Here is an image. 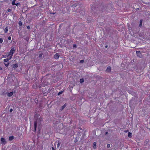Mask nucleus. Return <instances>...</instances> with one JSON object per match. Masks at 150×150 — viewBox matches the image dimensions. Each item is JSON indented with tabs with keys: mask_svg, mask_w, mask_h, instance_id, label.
I'll list each match as a JSON object with an SVG mask.
<instances>
[{
	"mask_svg": "<svg viewBox=\"0 0 150 150\" xmlns=\"http://www.w3.org/2000/svg\"><path fill=\"white\" fill-rule=\"evenodd\" d=\"M16 0H13L12 2V5H14L15 4V2L16 1Z\"/></svg>",
	"mask_w": 150,
	"mask_h": 150,
	"instance_id": "nucleus-21",
	"label": "nucleus"
},
{
	"mask_svg": "<svg viewBox=\"0 0 150 150\" xmlns=\"http://www.w3.org/2000/svg\"><path fill=\"white\" fill-rule=\"evenodd\" d=\"M8 26H7L4 29V32L5 33H7L8 30Z\"/></svg>",
	"mask_w": 150,
	"mask_h": 150,
	"instance_id": "nucleus-12",
	"label": "nucleus"
},
{
	"mask_svg": "<svg viewBox=\"0 0 150 150\" xmlns=\"http://www.w3.org/2000/svg\"><path fill=\"white\" fill-rule=\"evenodd\" d=\"M95 78H96V79H97V80H98L100 79L101 78L99 76H96L95 77Z\"/></svg>",
	"mask_w": 150,
	"mask_h": 150,
	"instance_id": "nucleus-15",
	"label": "nucleus"
},
{
	"mask_svg": "<svg viewBox=\"0 0 150 150\" xmlns=\"http://www.w3.org/2000/svg\"><path fill=\"white\" fill-rule=\"evenodd\" d=\"M3 39L2 38H0V43H1L3 42Z\"/></svg>",
	"mask_w": 150,
	"mask_h": 150,
	"instance_id": "nucleus-26",
	"label": "nucleus"
},
{
	"mask_svg": "<svg viewBox=\"0 0 150 150\" xmlns=\"http://www.w3.org/2000/svg\"><path fill=\"white\" fill-rule=\"evenodd\" d=\"M128 136L129 137H132V133L130 132H129L128 133Z\"/></svg>",
	"mask_w": 150,
	"mask_h": 150,
	"instance_id": "nucleus-14",
	"label": "nucleus"
},
{
	"mask_svg": "<svg viewBox=\"0 0 150 150\" xmlns=\"http://www.w3.org/2000/svg\"><path fill=\"white\" fill-rule=\"evenodd\" d=\"M73 47L74 48H76V44H74L73 45Z\"/></svg>",
	"mask_w": 150,
	"mask_h": 150,
	"instance_id": "nucleus-27",
	"label": "nucleus"
},
{
	"mask_svg": "<svg viewBox=\"0 0 150 150\" xmlns=\"http://www.w3.org/2000/svg\"><path fill=\"white\" fill-rule=\"evenodd\" d=\"M14 139V137L13 136L9 137V141H12Z\"/></svg>",
	"mask_w": 150,
	"mask_h": 150,
	"instance_id": "nucleus-13",
	"label": "nucleus"
},
{
	"mask_svg": "<svg viewBox=\"0 0 150 150\" xmlns=\"http://www.w3.org/2000/svg\"><path fill=\"white\" fill-rule=\"evenodd\" d=\"M15 5H16V6H18H18H21V3L20 2L18 3L17 4H16L15 3Z\"/></svg>",
	"mask_w": 150,
	"mask_h": 150,
	"instance_id": "nucleus-23",
	"label": "nucleus"
},
{
	"mask_svg": "<svg viewBox=\"0 0 150 150\" xmlns=\"http://www.w3.org/2000/svg\"><path fill=\"white\" fill-rule=\"evenodd\" d=\"M15 52V49L14 47H12L11 49L10 52H9L8 56H10L12 57L13 54Z\"/></svg>",
	"mask_w": 150,
	"mask_h": 150,
	"instance_id": "nucleus-2",
	"label": "nucleus"
},
{
	"mask_svg": "<svg viewBox=\"0 0 150 150\" xmlns=\"http://www.w3.org/2000/svg\"><path fill=\"white\" fill-rule=\"evenodd\" d=\"M13 95V93L12 92H11L8 93L7 94V96L8 97H10L12 96Z\"/></svg>",
	"mask_w": 150,
	"mask_h": 150,
	"instance_id": "nucleus-11",
	"label": "nucleus"
},
{
	"mask_svg": "<svg viewBox=\"0 0 150 150\" xmlns=\"http://www.w3.org/2000/svg\"><path fill=\"white\" fill-rule=\"evenodd\" d=\"M84 62V60H82L80 61V63H83Z\"/></svg>",
	"mask_w": 150,
	"mask_h": 150,
	"instance_id": "nucleus-29",
	"label": "nucleus"
},
{
	"mask_svg": "<svg viewBox=\"0 0 150 150\" xmlns=\"http://www.w3.org/2000/svg\"><path fill=\"white\" fill-rule=\"evenodd\" d=\"M12 57V56H10L9 58H7L6 59H5L4 60V62H8L10 59Z\"/></svg>",
	"mask_w": 150,
	"mask_h": 150,
	"instance_id": "nucleus-8",
	"label": "nucleus"
},
{
	"mask_svg": "<svg viewBox=\"0 0 150 150\" xmlns=\"http://www.w3.org/2000/svg\"><path fill=\"white\" fill-rule=\"evenodd\" d=\"M13 111V109L12 108H11L10 110V112H11Z\"/></svg>",
	"mask_w": 150,
	"mask_h": 150,
	"instance_id": "nucleus-32",
	"label": "nucleus"
},
{
	"mask_svg": "<svg viewBox=\"0 0 150 150\" xmlns=\"http://www.w3.org/2000/svg\"><path fill=\"white\" fill-rule=\"evenodd\" d=\"M2 70V68L1 67H0V70Z\"/></svg>",
	"mask_w": 150,
	"mask_h": 150,
	"instance_id": "nucleus-38",
	"label": "nucleus"
},
{
	"mask_svg": "<svg viewBox=\"0 0 150 150\" xmlns=\"http://www.w3.org/2000/svg\"><path fill=\"white\" fill-rule=\"evenodd\" d=\"M136 53L137 56L141 58L142 57V55L140 51H137L136 52Z\"/></svg>",
	"mask_w": 150,
	"mask_h": 150,
	"instance_id": "nucleus-3",
	"label": "nucleus"
},
{
	"mask_svg": "<svg viewBox=\"0 0 150 150\" xmlns=\"http://www.w3.org/2000/svg\"><path fill=\"white\" fill-rule=\"evenodd\" d=\"M11 11V9H10V8H8V9H7V11H8V12H10Z\"/></svg>",
	"mask_w": 150,
	"mask_h": 150,
	"instance_id": "nucleus-28",
	"label": "nucleus"
},
{
	"mask_svg": "<svg viewBox=\"0 0 150 150\" xmlns=\"http://www.w3.org/2000/svg\"><path fill=\"white\" fill-rule=\"evenodd\" d=\"M77 141L78 140L76 139H75V142H77Z\"/></svg>",
	"mask_w": 150,
	"mask_h": 150,
	"instance_id": "nucleus-36",
	"label": "nucleus"
},
{
	"mask_svg": "<svg viewBox=\"0 0 150 150\" xmlns=\"http://www.w3.org/2000/svg\"><path fill=\"white\" fill-rule=\"evenodd\" d=\"M18 24L20 26H22V23L21 21H19Z\"/></svg>",
	"mask_w": 150,
	"mask_h": 150,
	"instance_id": "nucleus-19",
	"label": "nucleus"
},
{
	"mask_svg": "<svg viewBox=\"0 0 150 150\" xmlns=\"http://www.w3.org/2000/svg\"><path fill=\"white\" fill-rule=\"evenodd\" d=\"M107 47H108V46H105V47H106V48H107Z\"/></svg>",
	"mask_w": 150,
	"mask_h": 150,
	"instance_id": "nucleus-39",
	"label": "nucleus"
},
{
	"mask_svg": "<svg viewBox=\"0 0 150 150\" xmlns=\"http://www.w3.org/2000/svg\"><path fill=\"white\" fill-rule=\"evenodd\" d=\"M107 146V148H109L110 146V144H108Z\"/></svg>",
	"mask_w": 150,
	"mask_h": 150,
	"instance_id": "nucleus-30",
	"label": "nucleus"
},
{
	"mask_svg": "<svg viewBox=\"0 0 150 150\" xmlns=\"http://www.w3.org/2000/svg\"><path fill=\"white\" fill-rule=\"evenodd\" d=\"M9 62H7H7L4 63V64H5V66L6 67H8V65H9Z\"/></svg>",
	"mask_w": 150,
	"mask_h": 150,
	"instance_id": "nucleus-17",
	"label": "nucleus"
},
{
	"mask_svg": "<svg viewBox=\"0 0 150 150\" xmlns=\"http://www.w3.org/2000/svg\"><path fill=\"white\" fill-rule=\"evenodd\" d=\"M54 58L56 59H58L59 58V54L58 53H56L54 55Z\"/></svg>",
	"mask_w": 150,
	"mask_h": 150,
	"instance_id": "nucleus-9",
	"label": "nucleus"
},
{
	"mask_svg": "<svg viewBox=\"0 0 150 150\" xmlns=\"http://www.w3.org/2000/svg\"><path fill=\"white\" fill-rule=\"evenodd\" d=\"M64 92V91H60L58 93V96L60 95V94H62Z\"/></svg>",
	"mask_w": 150,
	"mask_h": 150,
	"instance_id": "nucleus-22",
	"label": "nucleus"
},
{
	"mask_svg": "<svg viewBox=\"0 0 150 150\" xmlns=\"http://www.w3.org/2000/svg\"><path fill=\"white\" fill-rule=\"evenodd\" d=\"M137 10H139V8H137Z\"/></svg>",
	"mask_w": 150,
	"mask_h": 150,
	"instance_id": "nucleus-40",
	"label": "nucleus"
},
{
	"mask_svg": "<svg viewBox=\"0 0 150 150\" xmlns=\"http://www.w3.org/2000/svg\"><path fill=\"white\" fill-rule=\"evenodd\" d=\"M8 39L9 40H11V37L10 36H9L8 37Z\"/></svg>",
	"mask_w": 150,
	"mask_h": 150,
	"instance_id": "nucleus-31",
	"label": "nucleus"
},
{
	"mask_svg": "<svg viewBox=\"0 0 150 150\" xmlns=\"http://www.w3.org/2000/svg\"><path fill=\"white\" fill-rule=\"evenodd\" d=\"M1 140L2 144H5L6 143V140L3 138H1Z\"/></svg>",
	"mask_w": 150,
	"mask_h": 150,
	"instance_id": "nucleus-5",
	"label": "nucleus"
},
{
	"mask_svg": "<svg viewBox=\"0 0 150 150\" xmlns=\"http://www.w3.org/2000/svg\"><path fill=\"white\" fill-rule=\"evenodd\" d=\"M61 143L60 142H58V144L57 145V148H58L59 147Z\"/></svg>",
	"mask_w": 150,
	"mask_h": 150,
	"instance_id": "nucleus-20",
	"label": "nucleus"
},
{
	"mask_svg": "<svg viewBox=\"0 0 150 150\" xmlns=\"http://www.w3.org/2000/svg\"><path fill=\"white\" fill-rule=\"evenodd\" d=\"M84 80L83 79H81L80 80V83H82L84 81Z\"/></svg>",
	"mask_w": 150,
	"mask_h": 150,
	"instance_id": "nucleus-16",
	"label": "nucleus"
},
{
	"mask_svg": "<svg viewBox=\"0 0 150 150\" xmlns=\"http://www.w3.org/2000/svg\"><path fill=\"white\" fill-rule=\"evenodd\" d=\"M108 132H105V135H106L108 134Z\"/></svg>",
	"mask_w": 150,
	"mask_h": 150,
	"instance_id": "nucleus-33",
	"label": "nucleus"
},
{
	"mask_svg": "<svg viewBox=\"0 0 150 150\" xmlns=\"http://www.w3.org/2000/svg\"><path fill=\"white\" fill-rule=\"evenodd\" d=\"M142 20H140V21L139 26L142 25Z\"/></svg>",
	"mask_w": 150,
	"mask_h": 150,
	"instance_id": "nucleus-25",
	"label": "nucleus"
},
{
	"mask_svg": "<svg viewBox=\"0 0 150 150\" xmlns=\"http://www.w3.org/2000/svg\"><path fill=\"white\" fill-rule=\"evenodd\" d=\"M53 14H55V13H53Z\"/></svg>",
	"mask_w": 150,
	"mask_h": 150,
	"instance_id": "nucleus-41",
	"label": "nucleus"
},
{
	"mask_svg": "<svg viewBox=\"0 0 150 150\" xmlns=\"http://www.w3.org/2000/svg\"><path fill=\"white\" fill-rule=\"evenodd\" d=\"M128 130H125L124 132H128Z\"/></svg>",
	"mask_w": 150,
	"mask_h": 150,
	"instance_id": "nucleus-35",
	"label": "nucleus"
},
{
	"mask_svg": "<svg viewBox=\"0 0 150 150\" xmlns=\"http://www.w3.org/2000/svg\"><path fill=\"white\" fill-rule=\"evenodd\" d=\"M72 7L73 8L76 7L78 5V4L77 3H76V2H73L72 3Z\"/></svg>",
	"mask_w": 150,
	"mask_h": 150,
	"instance_id": "nucleus-6",
	"label": "nucleus"
},
{
	"mask_svg": "<svg viewBox=\"0 0 150 150\" xmlns=\"http://www.w3.org/2000/svg\"><path fill=\"white\" fill-rule=\"evenodd\" d=\"M42 120V118H39L37 119V120L34 122V129L33 130V131L35 132L36 131L38 123L39 124H40Z\"/></svg>",
	"mask_w": 150,
	"mask_h": 150,
	"instance_id": "nucleus-1",
	"label": "nucleus"
},
{
	"mask_svg": "<svg viewBox=\"0 0 150 150\" xmlns=\"http://www.w3.org/2000/svg\"><path fill=\"white\" fill-rule=\"evenodd\" d=\"M27 28L28 29H30V27L29 26H28L27 27Z\"/></svg>",
	"mask_w": 150,
	"mask_h": 150,
	"instance_id": "nucleus-34",
	"label": "nucleus"
},
{
	"mask_svg": "<svg viewBox=\"0 0 150 150\" xmlns=\"http://www.w3.org/2000/svg\"><path fill=\"white\" fill-rule=\"evenodd\" d=\"M111 68L110 66H108L106 69V71L108 72H110L111 71Z\"/></svg>",
	"mask_w": 150,
	"mask_h": 150,
	"instance_id": "nucleus-7",
	"label": "nucleus"
},
{
	"mask_svg": "<svg viewBox=\"0 0 150 150\" xmlns=\"http://www.w3.org/2000/svg\"><path fill=\"white\" fill-rule=\"evenodd\" d=\"M43 54L42 53H40L38 56L39 57L41 58L42 57Z\"/></svg>",
	"mask_w": 150,
	"mask_h": 150,
	"instance_id": "nucleus-24",
	"label": "nucleus"
},
{
	"mask_svg": "<svg viewBox=\"0 0 150 150\" xmlns=\"http://www.w3.org/2000/svg\"><path fill=\"white\" fill-rule=\"evenodd\" d=\"M93 147L94 148H95L96 146V142H94L93 143Z\"/></svg>",
	"mask_w": 150,
	"mask_h": 150,
	"instance_id": "nucleus-18",
	"label": "nucleus"
},
{
	"mask_svg": "<svg viewBox=\"0 0 150 150\" xmlns=\"http://www.w3.org/2000/svg\"><path fill=\"white\" fill-rule=\"evenodd\" d=\"M66 104H64L63 106H62L61 108V110H62L66 107Z\"/></svg>",
	"mask_w": 150,
	"mask_h": 150,
	"instance_id": "nucleus-10",
	"label": "nucleus"
},
{
	"mask_svg": "<svg viewBox=\"0 0 150 150\" xmlns=\"http://www.w3.org/2000/svg\"><path fill=\"white\" fill-rule=\"evenodd\" d=\"M11 67L14 69L17 68L18 67V64H12L11 66Z\"/></svg>",
	"mask_w": 150,
	"mask_h": 150,
	"instance_id": "nucleus-4",
	"label": "nucleus"
},
{
	"mask_svg": "<svg viewBox=\"0 0 150 150\" xmlns=\"http://www.w3.org/2000/svg\"><path fill=\"white\" fill-rule=\"evenodd\" d=\"M52 150H55L53 147H52Z\"/></svg>",
	"mask_w": 150,
	"mask_h": 150,
	"instance_id": "nucleus-37",
	"label": "nucleus"
}]
</instances>
